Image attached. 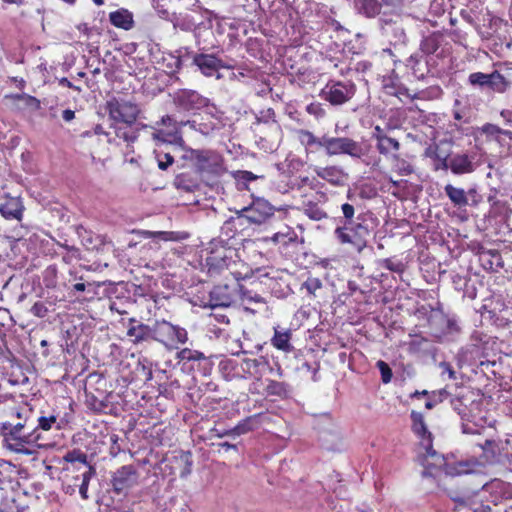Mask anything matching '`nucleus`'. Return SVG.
Segmentation results:
<instances>
[{
    "label": "nucleus",
    "mask_w": 512,
    "mask_h": 512,
    "mask_svg": "<svg viewBox=\"0 0 512 512\" xmlns=\"http://www.w3.org/2000/svg\"><path fill=\"white\" fill-rule=\"evenodd\" d=\"M4 101L9 110L15 114L33 113L41 109V101L29 94H7Z\"/></svg>",
    "instance_id": "nucleus-16"
},
{
    "label": "nucleus",
    "mask_w": 512,
    "mask_h": 512,
    "mask_svg": "<svg viewBox=\"0 0 512 512\" xmlns=\"http://www.w3.org/2000/svg\"><path fill=\"white\" fill-rule=\"evenodd\" d=\"M179 361H187L197 363V367L204 376L209 375L213 368L211 357L206 356L203 352L190 348H183L177 353L176 357Z\"/></svg>",
    "instance_id": "nucleus-19"
},
{
    "label": "nucleus",
    "mask_w": 512,
    "mask_h": 512,
    "mask_svg": "<svg viewBox=\"0 0 512 512\" xmlns=\"http://www.w3.org/2000/svg\"><path fill=\"white\" fill-rule=\"evenodd\" d=\"M174 183L177 188L188 192L194 191L198 187L196 180L189 173L178 174Z\"/></svg>",
    "instance_id": "nucleus-43"
},
{
    "label": "nucleus",
    "mask_w": 512,
    "mask_h": 512,
    "mask_svg": "<svg viewBox=\"0 0 512 512\" xmlns=\"http://www.w3.org/2000/svg\"><path fill=\"white\" fill-rule=\"evenodd\" d=\"M232 431H233V428H231V429H225V430H221V431H219V430H217V429H212V430H211V433H212L215 437H218V438H223V437H225V436H236V435L234 434V432H232Z\"/></svg>",
    "instance_id": "nucleus-58"
},
{
    "label": "nucleus",
    "mask_w": 512,
    "mask_h": 512,
    "mask_svg": "<svg viewBox=\"0 0 512 512\" xmlns=\"http://www.w3.org/2000/svg\"><path fill=\"white\" fill-rule=\"evenodd\" d=\"M355 94L353 83L341 81H329L321 92V96L331 105H342L349 101Z\"/></svg>",
    "instance_id": "nucleus-15"
},
{
    "label": "nucleus",
    "mask_w": 512,
    "mask_h": 512,
    "mask_svg": "<svg viewBox=\"0 0 512 512\" xmlns=\"http://www.w3.org/2000/svg\"><path fill=\"white\" fill-rule=\"evenodd\" d=\"M271 369L270 362L265 357L255 359L244 358V379L255 378L259 380L266 371Z\"/></svg>",
    "instance_id": "nucleus-25"
},
{
    "label": "nucleus",
    "mask_w": 512,
    "mask_h": 512,
    "mask_svg": "<svg viewBox=\"0 0 512 512\" xmlns=\"http://www.w3.org/2000/svg\"><path fill=\"white\" fill-rule=\"evenodd\" d=\"M400 148V142L396 138L388 135L386 137H380L379 143H376L377 151L386 158L396 156V154L399 153Z\"/></svg>",
    "instance_id": "nucleus-36"
},
{
    "label": "nucleus",
    "mask_w": 512,
    "mask_h": 512,
    "mask_svg": "<svg viewBox=\"0 0 512 512\" xmlns=\"http://www.w3.org/2000/svg\"><path fill=\"white\" fill-rule=\"evenodd\" d=\"M212 445L218 447L219 453H221L222 451L227 453L231 450L238 452V446L236 444H231L229 442H222V443L212 444Z\"/></svg>",
    "instance_id": "nucleus-57"
},
{
    "label": "nucleus",
    "mask_w": 512,
    "mask_h": 512,
    "mask_svg": "<svg viewBox=\"0 0 512 512\" xmlns=\"http://www.w3.org/2000/svg\"><path fill=\"white\" fill-rule=\"evenodd\" d=\"M323 144L328 156L345 154L352 158H361L366 154L363 145L349 137H329L324 135Z\"/></svg>",
    "instance_id": "nucleus-9"
},
{
    "label": "nucleus",
    "mask_w": 512,
    "mask_h": 512,
    "mask_svg": "<svg viewBox=\"0 0 512 512\" xmlns=\"http://www.w3.org/2000/svg\"><path fill=\"white\" fill-rule=\"evenodd\" d=\"M500 115L506 124H512V110L504 109L500 112Z\"/></svg>",
    "instance_id": "nucleus-62"
},
{
    "label": "nucleus",
    "mask_w": 512,
    "mask_h": 512,
    "mask_svg": "<svg viewBox=\"0 0 512 512\" xmlns=\"http://www.w3.org/2000/svg\"><path fill=\"white\" fill-rule=\"evenodd\" d=\"M142 484V476L137 466L126 464L111 472L110 486L114 494L127 497Z\"/></svg>",
    "instance_id": "nucleus-6"
},
{
    "label": "nucleus",
    "mask_w": 512,
    "mask_h": 512,
    "mask_svg": "<svg viewBox=\"0 0 512 512\" xmlns=\"http://www.w3.org/2000/svg\"><path fill=\"white\" fill-rule=\"evenodd\" d=\"M411 430L419 439L421 447L425 453L421 456L425 474L432 475L433 470L441 468L444 464V458L433 449V435L428 430L424 416L421 412L412 410L410 413Z\"/></svg>",
    "instance_id": "nucleus-4"
},
{
    "label": "nucleus",
    "mask_w": 512,
    "mask_h": 512,
    "mask_svg": "<svg viewBox=\"0 0 512 512\" xmlns=\"http://www.w3.org/2000/svg\"><path fill=\"white\" fill-rule=\"evenodd\" d=\"M476 396L469 387H458L453 394L450 403L463 420H469L472 413L479 410L481 402L476 399Z\"/></svg>",
    "instance_id": "nucleus-12"
},
{
    "label": "nucleus",
    "mask_w": 512,
    "mask_h": 512,
    "mask_svg": "<svg viewBox=\"0 0 512 512\" xmlns=\"http://www.w3.org/2000/svg\"><path fill=\"white\" fill-rule=\"evenodd\" d=\"M194 164L199 172L218 177L225 173L223 157L212 150H195L192 152Z\"/></svg>",
    "instance_id": "nucleus-10"
},
{
    "label": "nucleus",
    "mask_w": 512,
    "mask_h": 512,
    "mask_svg": "<svg viewBox=\"0 0 512 512\" xmlns=\"http://www.w3.org/2000/svg\"><path fill=\"white\" fill-rule=\"evenodd\" d=\"M241 179L245 181H253L256 179V176L250 171H240Z\"/></svg>",
    "instance_id": "nucleus-64"
},
{
    "label": "nucleus",
    "mask_w": 512,
    "mask_h": 512,
    "mask_svg": "<svg viewBox=\"0 0 512 512\" xmlns=\"http://www.w3.org/2000/svg\"><path fill=\"white\" fill-rule=\"evenodd\" d=\"M303 287L311 295H315V292L322 287V282L319 278L309 277L304 283Z\"/></svg>",
    "instance_id": "nucleus-53"
},
{
    "label": "nucleus",
    "mask_w": 512,
    "mask_h": 512,
    "mask_svg": "<svg viewBox=\"0 0 512 512\" xmlns=\"http://www.w3.org/2000/svg\"><path fill=\"white\" fill-rule=\"evenodd\" d=\"M62 118L66 122H70V121H72L75 118V112L73 110H71V109H65L62 112Z\"/></svg>",
    "instance_id": "nucleus-63"
},
{
    "label": "nucleus",
    "mask_w": 512,
    "mask_h": 512,
    "mask_svg": "<svg viewBox=\"0 0 512 512\" xmlns=\"http://www.w3.org/2000/svg\"><path fill=\"white\" fill-rule=\"evenodd\" d=\"M388 0H358L360 11L367 17H375L381 12L382 2Z\"/></svg>",
    "instance_id": "nucleus-39"
},
{
    "label": "nucleus",
    "mask_w": 512,
    "mask_h": 512,
    "mask_svg": "<svg viewBox=\"0 0 512 512\" xmlns=\"http://www.w3.org/2000/svg\"><path fill=\"white\" fill-rule=\"evenodd\" d=\"M220 371L227 380L244 379V358H227L220 362Z\"/></svg>",
    "instance_id": "nucleus-24"
},
{
    "label": "nucleus",
    "mask_w": 512,
    "mask_h": 512,
    "mask_svg": "<svg viewBox=\"0 0 512 512\" xmlns=\"http://www.w3.org/2000/svg\"><path fill=\"white\" fill-rule=\"evenodd\" d=\"M245 224L241 213L236 218H230L225 221L222 226V233H224L228 238L235 237L237 233V227L243 226Z\"/></svg>",
    "instance_id": "nucleus-46"
},
{
    "label": "nucleus",
    "mask_w": 512,
    "mask_h": 512,
    "mask_svg": "<svg viewBox=\"0 0 512 512\" xmlns=\"http://www.w3.org/2000/svg\"><path fill=\"white\" fill-rule=\"evenodd\" d=\"M444 190L448 198L455 206L463 207L468 205V198L464 189L454 187L451 184H447Z\"/></svg>",
    "instance_id": "nucleus-38"
},
{
    "label": "nucleus",
    "mask_w": 512,
    "mask_h": 512,
    "mask_svg": "<svg viewBox=\"0 0 512 512\" xmlns=\"http://www.w3.org/2000/svg\"><path fill=\"white\" fill-rule=\"evenodd\" d=\"M447 329L449 332H458L460 330L455 319H447Z\"/></svg>",
    "instance_id": "nucleus-61"
},
{
    "label": "nucleus",
    "mask_w": 512,
    "mask_h": 512,
    "mask_svg": "<svg viewBox=\"0 0 512 512\" xmlns=\"http://www.w3.org/2000/svg\"><path fill=\"white\" fill-rule=\"evenodd\" d=\"M449 167L455 175L469 174L475 170L473 157L465 153L453 155L449 160Z\"/></svg>",
    "instance_id": "nucleus-28"
},
{
    "label": "nucleus",
    "mask_w": 512,
    "mask_h": 512,
    "mask_svg": "<svg viewBox=\"0 0 512 512\" xmlns=\"http://www.w3.org/2000/svg\"><path fill=\"white\" fill-rule=\"evenodd\" d=\"M304 214L311 220L320 221L327 218V213L317 204L311 201L304 203Z\"/></svg>",
    "instance_id": "nucleus-44"
},
{
    "label": "nucleus",
    "mask_w": 512,
    "mask_h": 512,
    "mask_svg": "<svg viewBox=\"0 0 512 512\" xmlns=\"http://www.w3.org/2000/svg\"><path fill=\"white\" fill-rule=\"evenodd\" d=\"M31 428L36 432V434L39 435V445L42 448L50 445L49 443L45 442L44 433L51 430L60 431L63 428V422L59 419L58 414L52 413L46 415L42 411L41 415L37 419L36 426H33V421L31 420Z\"/></svg>",
    "instance_id": "nucleus-17"
},
{
    "label": "nucleus",
    "mask_w": 512,
    "mask_h": 512,
    "mask_svg": "<svg viewBox=\"0 0 512 512\" xmlns=\"http://www.w3.org/2000/svg\"><path fill=\"white\" fill-rule=\"evenodd\" d=\"M0 512H29V506L21 502V498L4 500L0 504Z\"/></svg>",
    "instance_id": "nucleus-45"
},
{
    "label": "nucleus",
    "mask_w": 512,
    "mask_h": 512,
    "mask_svg": "<svg viewBox=\"0 0 512 512\" xmlns=\"http://www.w3.org/2000/svg\"><path fill=\"white\" fill-rule=\"evenodd\" d=\"M172 465L179 477L185 478L192 472L193 456L190 451H180L172 458Z\"/></svg>",
    "instance_id": "nucleus-30"
},
{
    "label": "nucleus",
    "mask_w": 512,
    "mask_h": 512,
    "mask_svg": "<svg viewBox=\"0 0 512 512\" xmlns=\"http://www.w3.org/2000/svg\"><path fill=\"white\" fill-rule=\"evenodd\" d=\"M24 206L20 197H12L5 194V200L0 204V214L6 220L21 221L23 217Z\"/></svg>",
    "instance_id": "nucleus-22"
},
{
    "label": "nucleus",
    "mask_w": 512,
    "mask_h": 512,
    "mask_svg": "<svg viewBox=\"0 0 512 512\" xmlns=\"http://www.w3.org/2000/svg\"><path fill=\"white\" fill-rule=\"evenodd\" d=\"M48 307L46 304L42 301H37L33 304V306L30 309L31 314H33L36 317L44 318L48 314Z\"/></svg>",
    "instance_id": "nucleus-54"
},
{
    "label": "nucleus",
    "mask_w": 512,
    "mask_h": 512,
    "mask_svg": "<svg viewBox=\"0 0 512 512\" xmlns=\"http://www.w3.org/2000/svg\"><path fill=\"white\" fill-rule=\"evenodd\" d=\"M292 389L286 382L268 380L265 387V393L267 396H274L280 400L290 398Z\"/></svg>",
    "instance_id": "nucleus-35"
},
{
    "label": "nucleus",
    "mask_w": 512,
    "mask_h": 512,
    "mask_svg": "<svg viewBox=\"0 0 512 512\" xmlns=\"http://www.w3.org/2000/svg\"><path fill=\"white\" fill-rule=\"evenodd\" d=\"M392 160V169L399 175L408 176L413 173L414 169L410 162L401 158L399 153L396 156L390 157Z\"/></svg>",
    "instance_id": "nucleus-42"
},
{
    "label": "nucleus",
    "mask_w": 512,
    "mask_h": 512,
    "mask_svg": "<svg viewBox=\"0 0 512 512\" xmlns=\"http://www.w3.org/2000/svg\"><path fill=\"white\" fill-rule=\"evenodd\" d=\"M381 267L391 272L402 273L404 271V264L393 258H386L381 261Z\"/></svg>",
    "instance_id": "nucleus-50"
},
{
    "label": "nucleus",
    "mask_w": 512,
    "mask_h": 512,
    "mask_svg": "<svg viewBox=\"0 0 512 512\" xmlns=\"http://www.w3.org/2000/svg\"><path fill=\"white\" fill-rule=\"evenodd\" d=\"M315 173L319 178L336 187L344 186L348 179V174L336 165L317 167Z\"/></svg>",
    "instance_id": "nucleus-21"
},
{
    "label": "nucleus",
    "mask_w": 512,
    "mask_h": 512,
    "mask_svg": "<svg viewBox=\"0 0 512 512\" xmlns=\"http://www.w3.org/2000/svg\"><path fill=\"white\" fill-rule=\"evenodd\" d=\"M483 454L487 461L498 462L500 456V446L494 440L486 439L483 444H480Z\"/></svg>",
    "instance_id": "nucleus-40"
},
{
    "label": "nucleus",
    "mask_w": 512,
    "mask_h": 512,
    "mask_svg": "<svg viewBox=\"0 0 512 512\" xmlns=\"http://www.w3.org/2000/svg\"><path fill=\"white\" fill-rule=\"evenodd\" d=\"M32 410L25 406L11 408L10 415L16 422L0 423V432L3 437V446L16 454L31 456L41 448L39 435L31 428Z\"/></svg>",
    "instance_id": "nucleus-2"
},
{
    "label": "nucleus",
    "mask_w": 512,
    "mask_h": 512,
    "mask_svg": "<svg viewBox=\"0 0 512 512\" xmlns=\"http://www.w3.org/2000/svg\"><path fill=\"white\" fill-rule=\"evenodd\" d=\"M173 104L178 111L181 112H197L208 107L210 100L198 91L192 89H178L173 95Z\"/></svg>",
    "instance_id": "nucleus-11"
},
{
    "label": "nucleus",
    "mask_w": 512,
    "mask_h": 512,
    "mask_svg": "<svg viewBox=\"0 0 512 512\" xmlns=\"http://www.w3.org/2000/svg\"><path fill=\"white\" fill-rule=\"evenodd\" d=\"M192 62L206 77H212L224 68L222 60L213 54H195Z\"/></svg>",
    "instance_id": "nucleus-20"
},
{
    "label": "nucleus",
    "mask_w": 512,
    "mask_h": 512,
    "mask_svg": "<svg viewBox=\"0 0 512 512\" xmlns=\"http://www.w3.org/2000/svg\"><path fill=\"white\" fill-rule=\"evenodd\" d=\"M134 125L135 124L111 123L110 126L114 129L116 138L125 142L127 147H129L138 139L139 136V131Z\"/></svg>",
    "instance_id": "nucleus-31"
},
{
    "label": "nucleus",
    "mask_w": 512,
    "mask_h": 512,
    "mask_svg": "<svg viewBox=\"0 0 512 512\" xmlns=\"http://www.w3.org/2000/svg\"><path fill=\"white\" fill-rule=\"evenodd\" d=\"M490 79H491V73L486 74V73H482V72H474L469 75V82L472 85H478L481 87L489 88Z\"/></svg>",
    "instance_id": "nucleus-48"
},
{
    "label": "nucleus",
    "mask_w": 512,
    "mask_h": 512,
    "mask_svg": "<svg viewBox=\"0 0 512 512\" xmlns=\"http://www.w3.org/2000/svg\"><path fill=\"white\" fill-rule=\"evenodd\" d=\"M152 341L159 343L167 350H176L187 343V330L165 319L155 320L152 328Z\"/></svg>",
    "instance_id": "nucleus-5"
},
{
    "label": "nucleus",
    "mask_w": 512,
    "mask_h": 512,
    "mask_svg": "<svg viewBox=\"0 0 512 512\" xmlns=\"http://www.w3.org/2000/svg\"><path fill=\"white\" fill-rule=\"evenodd\" d=\"M296 134L298 141L305 148L307 153H315L322 148L324 149V136L317 137L311 131L306 129H299Z\"/></svg>",
    "instance_id": "nucleus-29"
},
{
    "label": "nucleus",
    "mask_w": 512,
    "mask_h": 512,
    "mask_svg": "<svg viewBox=\"0 0 512 512\" xmlns=\"http://www.w3.org/2000/svg\"><path fill=\"white\" fill-rule=\"evenodd\" d=\"M376 367L379 369L381 374V380L384 384L391 382L393 372L390 366L383 360H379L376 363Z\"/></svg>",
    "instance_id": "nucleus-51"
},
{
    "label": "nucleus",
    "mask_w": 512,
    "mask_h": 512,
    "mask_svg": "<svg viewBox=\"0 0 512 512\" xmlns=\"http://www.w3.org/2000/svg\"><path fill=\"white\" fill-rule=\"evenodd\" d=\"M342 216L337 218L339 225L334 230V236L340 244H350L361 253L379 226V219L371 211L360 212L355 217L353 204L345 202L341 205Z\"/></svg>",
    "instance_id": "nucleus-1"
},
{
    "label": "nucleus",
    "mask_w": 512,
    "mask_h": 512,
    "mask_svg": "<svg viewBox=\"0 0 512 512\" xmlns=\"http://www.w3.org/2000/svg\"><path fill=\"white\" fill-rule=\"evenodd\" d=\"M306 110L309 114L314 115L316 117H322L325 114L324 109L321 107V104L319 103H312L308 105Z\"/></svg>",
    "instance_id": "nucleus-56"
},
{
    "label": "nucleus",
    "mask_w": 512,
    "mask_h": 512,
    "mask_svg": "<svg viewBox=\"0 0 512 512\" xmlns=\"http://www.w3.org/2000/svg\"><path fill=\"white\" fill-rule=\"evenodd\" d=\"M510 87H511V85L502 76L501 71L494 70L491 73L489 88L492 89L494 92L505 93Z\"/></svg>",
    "instance_id": "nucleus-41"
},
{
    "label": "nucleus",
    "mask_w": 512,
    "mask_h": 512,
    "mask_svg": "<svg viewBox=\"0 0 512 512\" xmlns=\"http://www.w3.org/2000/svg\"><path fill=\"white\" fill-rule=\"evenodd\" d=\"M507 488L506 484L498 479H494L481 486L479 490L465 492L462 496L455 499L459 504H474L473 497H479L480 501L486 500L487 502L497 505L506 498Z\"/></svg>",
    "instance_id": "nucleus-8"
},
{
    "label": "nucleus",
    "mask_w": 512,
    "mask_h": 512,
    "mask_svg": "<svg viewBox=\"0 0 512 512\" xmlns=\"http://www.w3.org/2000/svg\"><path fill=\"white\" fill-rule=\"evenodd\" d=\"M272 242L279 246V249H287L298 245V235L291 227H285L283 231H278L271 237Z\"/></svg>",
    "instance_id": "nucleus-33"
},
{
    "label": "nucleus",
    "mask_w": 512,
    "mask_h": 512,
    "mask_svg": "<svg viewBox=\"0 0 512 512\" xmlns=\"http://www.w3.org/2000/svg\"><path fill=\"white\" fill-rule=\"evenodd\" d=\"M444 34L440 31H434L425 36L420 43V50L426 55L434 54L441 46Z\"/></svg>",
    "instance_id": "nucleus-37"
},
{
    "label": "nucleus",
    "mask_w": 512,
    "mask_h": 512,
    "mask_svg": "<svg viewBox=\"0 0 512 512\" xmlns=\"http://www.w3.org/2000/svg\"><path fill=\"white\" fill-rule=\"evenodd\" d=\"M268 420L269 417L266 413H256L239 421L237 425L233 427L232 432H234L236 436H240L259 429Z\"/></svg>",
    "instance_id": "nucleus-23"
},
{
    "label": "nucleus",
    "mask_w": 512,
    "mask_h": 512,
    "mask_svg": "<svg viewBox=\"0 0 512 512\" xmlns=\"http://www.w3.org/2000/svg\"><path fill=\"white\" fill-rule=\"evenodd\" d=\"M233 290L228 285H216L210 291L212 307H228L233 303Z\"/></svg>",
    "instance_id": "nucleus-26"
},
{
    "label": "nucleus",
    "mask_w": 512,
    "mask_h": 512,
    "mask_svg": "<svg viewBox=\"0 0 512 512\" xmlns=\"http://www.w3.org/2000/svg\"><path fill=\"white\" fill-rule=\"evenodd\" d=\"M474 504H465L466 506H469L473 512H491V508L488 505L482 504L479 500V497H473Z\"/></svg>",
    "instance_id": "nucleus-55"
},
{
    "label": "nucleus",
    "mask_w": 512,
    "mask_h": 512,
    "mask_svg": "<svg viewBox=\"0 0 512 512\" xmlns=\"http://www.w3.org/2000/svg\"><path fill=\"white\" fill-rule=\"evenodd\" d=\"M62 464L58 479L62 490L69 495L79 492L82 499H88L90 480L96 469L88 462V456L80 449L68 451L60 462Z\"/></svg>",
    "instance_id": "nucleus-3"
},
{
    "label": "nucleus",
    "mask_w": 512,
    "mask_h": 512,
    "mask_svg": "<svg viewBox=\"0 0 512 512\" xmlns=\"http://www.w3.org/2000/svg\"><path fill=\"white\" fill-rule=\"evenodd\" d=\"M109 21L111 25L125 31L131 30L134 25V15L127 8H119L109 13Z\"/></svg>",
    "instance_id": "nucleus-27"
},
{
    "label": "nucleus",
    "mask_w": 512,
    "mask_h": 512,
    "mask_svg": "<svg viewBox=\"0 0 512 512\" xmlns=\"http://www.w3.org/2000/svg\"><path fill=\"white\" fill-rule=\"evenodd\" d=\"M274 212V207L268 201L258 198L240 213L244 222L261 225L267 223L274 216Z\"/></svg>",
    "instance_id": "nucleus-14"
},
{
    "label": "nucleus",
    "mask_w": 512,
    "mask_h": 512,
    "mask_svg": "<svg viewBox=\"0 0 512 512\" xmlns=\"http://www.w3.org/2000/svg\"><path fill=\"white\" fill-rule=\"evenodd\" d=\"M292 332L289 329L280 330L278 328H274V335L271 338V344L277 350L283 352H291L293 350V346L291 344Z\"/></svg>",
    "instance_id": "nucleus-34"
},
{
    "label": "nucleus",
    "mask_w": 512,
    "mask_h": 512,
    "mask_svg": "<svg viewBox=\"0 0 512 512\" xmlns=\"http://www.w3.org/2000/svg\"><path fill=\"white\" fill-rule=\"evenodd\" d=\"M431 158L434 160V170H447L450 169L449 161L446 156L440 155L437 151H435Z\"/></svg>",
    "instance_id": "nucleus-52"
},
{
    "label": "nucleus",
    "mask_w": 512,
    "mask_h": 512,
    "mask_svg": "<svg viewBox=\"0 0 512 512\" xmlns=\"http://www.w3.org/2000/svg\"><path fill=\"white\" fill-rule=\"evenodd\" d=\"M501 129L499 126L492 124V123H485L481 128L480 131L482 134L486 135L488 138L493 139L494 141L498 142L499 144H502L501 139Z\"/></svg>",
    "instance_id": "nucleus-47"
},
{
    "label": "nucleus",
    "mask_w": 512,
    "mask_h": 512,
    "mask_svg": "<svg viewBox=\"0 0 512 512\" xmlns=\"http://www.w3.org/2000/svg\"><path fill=\"white\" fill-rule=\"evenodd\" d=\"M126 327V335L133 344L138 345L144 342H152L153 324H145L140 320L131 317L128 319Z\"/></svg>",
    "instance_id": "nucleus-18"
},
{
    "label": "nucleus",
    "mask_w": 512,
    "mask_h": 512,
    "mask_svg": "<svg viewBox=\"0 0 512 512\" xmlns=\"http://www.w3.org/2000/svg\"><path fill=\"white\" fill-rule=\"evenodd\" d=\"M187 123H189V121L178 122L170 115H165L161 118L160 122L157 123L165 128L157 129L153 133V138L163 143L183 146L184 139L182 137L181 128Z\"/></svg>",
    "instance_id": "nucleus-13"
},
{
    "label": "nucleus",
    "mask_w": 512,
    "mask_h": 512,
    "mask_svg": "<svg viewBox=\"0 0 512 512\" xmlns=\"http://www.w3.org/2000/svg\"><path fill=\"white\" fill-rule=\"evenodd\" d=\"M500 71L502 72V76L505 78V80L508 81L512 86V67L505 65L504 68Z\"/></svg>",
    "instance_id": "nucleus-60"
},
{
    "label": "nucleus",
    "mask_w": 512,
    "mask_h": 512,
    "mask_svg": "<svg viewBox=\"0 0 512 512\" xmlns=\"http://www.w3.org/2000/svg\"><path fill=\"white\" fill-rule=\"evenodd\" d=\"M386 136H387V133L380 126L377 125L374 128L372 138L376 141V143H379L380 137H386Z\"/></svg>",
    "instance_id": "nucleus-59"
},
{
    "label": "nucleus",
    "mask_w": 512,
    "mask_h": 512,
    "mask_svg": "<svg viewBox=\"0 0 512 512\" xmlns=\"http://www.w3.org/2000/svg\"><path fill=\"white\" fill-rule=\"evenodd\" d=\"M155 154L158 167L161 170H166L174 162V157L168 152H163L162 150H155Z\"/></svg>",
    "instance_id": "nucleus-49"
},
{
    "label": "nucleus",
    "mask_w": 512,
    "mask_h": 512,
    "mask_svg": "<svg viewBox=\"0 0 512 512\" xmlns=\"http://www.w3.org/2000/svg\"><path fill=\"white\" fill-rule=\"evenodd\" d=\"M104 108L111 123L116 124H135L141 113L137 103L120 96H112L109 98Z\"/></svg>",
    "instance_id": "nucleus-7"
},
{
    "label": "nucleus",
    "mask_w": 512,
    "mask_h": 512,
    "mask_svg": "<svg viewBox=\"0 0 512 512\" xmlns=\"http://www.w3.org/2000/svg\"><path fill=\"white\" fill-rule=\"evenodd\" d=\"M227 252L228 250L224 247L210 251L206 258V264L210 273L228 267L230 258L227 256Z\"/></svg>",
    "instance_id": "nucleus-32"
}]
</instances>
